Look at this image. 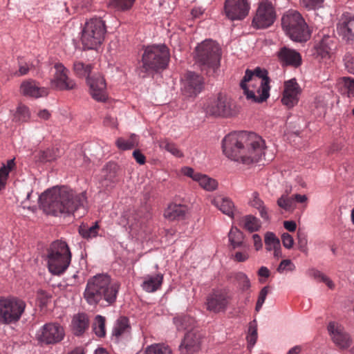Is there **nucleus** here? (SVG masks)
<instances>
[{
	"mask_svg": "<svg viewBox=\"0 0 354 354\" xmlns=\"http://www.w3.org/2000/svg\"><path fill=\"white\" fill-rule=\"evenodd\" d=\"M223 153L230 159L250 165L258 162L264 154L265 141L254 133L233 132L223 140Z\"/></svg>",
	"mask_w": 354,
	"mask_h": 354,
	"instance_id": "obj_1",
	"label": "nucleus"
},
{
	"mask_svg": "<svg viewBox=\"0 0 354 354\" xmlns=\"http://www.w3.org/2000/svg\"><path fill=\"white\" fill-rule=\"evenodd\" d=\"M39 201L41 207L48 214L70 215L84 207L86 197L85 193L77 194L66 187H53L42 194Z\"/></svg>",
	"mask_w": 354,
	"mask_h": 354,
	"instance_id": "obj_2",
	"label": "nucleus"
},
{
	"mask_svg": "<svg viewBox=\"0 0 354 354\" xmlns=\"http://www.w3.org/2000/svg\"><path fill=\"white\" fill-rule=\"evenodd\" d=\"M120 290V284L112 281L106 274H98L90 278L84 292V299L91 305L104 301L108 305L114 304Z\"/></svg>",
	"mask_w": 354,
	"mask_h": 354,
	"instance_id": "obj_3",
	"label": "nucleus"
},
{
	"mask_svg": "<svg viewBox=\"0 0 354 354\" xmlns=\"http://www.w3.org/2000/svg\"><path fill=\"white\" fill-rule=\"evenodd\" d=\"M270 82L268 72L257 68L254 72L246 70L240 86L248 100L260 103L266 101L270 96Z\"/></svg>",
	"mask_w": 354,
	"mask_h": 354,
	"instance_id": "obj_4",
	"label": "nucleus"
},
{
	"mask_svg": "<svg viewBox=\"0 0 354 354\" xmlns=\"http://www.w3.org/2000/svg\"><path fill=\"white\" fill-rule=\"evenodd\" d=\"M221 57V48L212 39H205L195 48L196 63L208 76H214L220 66Z\"/></svg>",
	"mask_w": 354,
	"mask_h": 354,
	"instance_id": "obj_5",
	"label": "nucleus"
},
{
	"mask_svg": "<svg viewBox=\"0 0 354 354\" xmlns=\"http://www.w3.org/2000/svg\"><path fill=\"white\" fill-rule=\"evenodd\" d=\"M169 58V49L164 44L146 47L142 57V65L138 69L139 75L145 77L153 72L165 69Z\"/></svg>",
	"mask_w": 354,
	"mask_h": 354,
	"instance_id": "obj_6",
	"label": "nucleus"
},
{
	"mask_svg": "<svg viewBox=\"0 0 354 354\" xmlns=\"http://www.w3.org/2000/svg\"><path fill=\"white\" fill-rule=\"evenodd\" d=\"M73 71L76 76L84 77L90 88V93L97 101L104 102L106 99V84L104 77L100 73L93 71V66L76 61L73 64Z\"/></svg>",
	"mask_w": 354,
	"mask_h": 354,
	"instance_id": "obj_7",
	"label": "nucleus"
},
{
	"mask_svg": "<svg viewBox=\"0 0 354 354\" xmlns=\"http://www.w3.org/2000/svg\"><path fill=\"white\" fill-rule=\"evenodd\" d=\"M46 260L50 273L55 275L63 274L71 261V252L67 243L59 240L53 241L48 249Z\"/></svg>",
	"mask_w": 354,
	"mask_h": 354,
	"instance_id": "obj_8",
	"label": "nucleus"
},
{
	"mask_svg": "<svg viewBox=\"0 0 354 354\" xmlns=\"http://www.w3.org/2000/svg\"><path fill=\"white\" fill-rule=\"evenodd\" d=\"M282 27L290 38L295 41H307L310 35L308 26L299 12L288 11L281 19Z\"/></svg>",
	"mask_w": 354,
	"mask_h": 354,
	"instance_id": "obj_9",
	"label": "nucleus"
},
{
	"mask_svg": "<svg viewBox=\"0 0 354 354\" xmlns=\"http://www.w3.org/2000/svg\"><path fill=\"white\" fill-rule=\"evenodd\" d=\"M104 21L98 17L86 21L82 28L81 41L83 46L88 49H94L100 45L106 34Z\"/></svg>",
	"mask_w": 354,
	"mask_h": 354,
	"instance_id": "obj_10",
	"label": "nucleus"
},
{
	"mask_svg": "<svg viewBox=\"0 0 354 354\" xmlns=\"http://www.w3.org/2000/svg\"><path fill=\"white\" fill-rule=\"evenodd\" d=\"M26 303L14 297H0V324L17 322L26 308Z\"/></svg>",
	"mask_w": 354,
	"mask_h": 354,
	"instance_id": "obj_11",
	"label": "nucleus"
},
{
	"mask_svg": "<svg viewBox=\"0 0 354 354\" xmlns=\"http://www.w3.org/2000/svg\"><path fill=\"white\" fill-rule=\"evenodd\" d=\"M65 330L62 326L56 322L44 324L37 333V340L39 343L50 345L56 344L63 340Z\"/></svg>",
	"mask_w": 354,
	"mask_h": 354,
	"instance_id": "obj_12",
	"label": "nucleus"
},
{
	"mask_svg": "<svg viewBox=\"0 0 354 354\" xmlns=\"http://www.w3.org/2000/svg\"><path fill=\"white\" fill-rule=\"evenodd\" d=\"M235 108L234 104L230 97L219 94L216 100L207 105L205 111L210 115L230 117L236 114Z\"/></svg>",
	"mask_w": 354,
	"mask_h": 354,
	"instance_id": "obj_13",
	"label": "nucleus"
},
{
	"mask_svg": "<svg viewBox=\"0 0 354 354\" xmlns=\"http://www.w3.org/2000/svg\"><path fill=\"white\" fill-rule=\"evenodd\" d=\"M276 15L271 2L261 1L252 20L253 26L257 28H265L271 26L275 19Z\"/></svg>",
	"mask_w": 354,
	"mask_h": 354,
	"instance_id": "obj_14",
	"label": "nucleus"
},
{
	"mask_svg": "<svg viewBox=\"0 0 354 354\" xmlns=\"http://www.w3.org/2000/svg\"><path fill=\"white\" fill-rule=\"evenodd\" d=\"M203 335L197 328L188 330L183 339L179 351L181 354H194L201 348Z\"/></svg>",
	"mask_w": 354,
	"mask_h": 354,
	"instance_id": "obj_15",
	"label": "nucleus"
},
{
	"mask_svg": "<svg viewBox=\"0 0 354 354\" xmlns=\"http://www.w3.org/2000/svg\"><path fill=\"white\" fill-rule=\"evenodd\" d=\"M230 300V295L225 290H214L207 298V310L214 313L225 312Z\"/></svg>",
	"mask_w": 354,
	"mask_h": 354,
	"instance_id": "obj_16",
	"label": "nucleus"
},
{
	"mask_svg": "<svg viewBox=\"0 0 354 354\" xmlns=\"http://www.w3.org/2000/svg\"><path fill=\"white\" fill-rule=\"evenodd\" d=\"M250 8L248 0H226L224 5L226 17L232 21L244 19L248 15Z\"/></svg>",
	"mask_w": 354,
	"mask_h": 354,
	"instance_id": "obj_17",
	"label": "nucleus"
},
{
	"mask_svg": "<svg viewBox=\"0 0 354 354\" xmlns=\"http://www.w3.org/2000/svg\"><path fill=\"white\" fill-rule=\"evenodd\" d=\"M318 37L320 39L316 41L314 46L316 56L322 59L330 58L337 48L336 37L333 34L324 32H322V35H319Z\"/></svg>",
	"mask_w": 354,
	"mask_h": 354,
	"instance_id": "obj_18",
	"label": "nucleus"
},
{
	"mask_svg": "<svg viewBox=\"0 0 354 354\" xmlns=\"http://www.w3.org/2000/svg\"><path fill=\"white\" fill-rule=\"evenodd\" d=\"M55 72L51 80L53 88L58 90H71L75 88L74 80L69 78L68 70L61 63H56L54 66Z\"/></svg>",
	"mask_w": 354,
	"mask_h": 354,
	"instance_id": "obj_19",
	"label": "nucleus"
},
{
	"mask_svg": "<svg viewBox=\"0 0 354 354\" xmlns=\"http://www.w3.org/2000/svg\"><path fill=\"white\" fill-rule=\"evenodd\" d=\"M328 330L333 342L339 349H346L352 344V339L344 328L336 322L328 324Z\"/></svg>",
	"mask_w": 354,
	"mask_h": 354,
	"instance_id": "obj_20",
	"label": "nucleus"
},
{
	"mask_svg": "<svg viewBox=\"0 0 354 354\" xmlns=\"http://www.w3.org/2000/svg\"><path fill=\"white\" fill-rule=\"evenodd\" d=\"M181 172L183 175L197 182L203 189L207 192L214 191L218 187V182L215 179L206 174L197 172L192 167H184L181 169Z\"/></svg>",
	"mask_w": 354,
	"mask_h": 354,
	"instance_id": "obj_21",
	"label": "nucleus"
},
{
	"mask_svg": "<svg viewBox=\"0 0 354 354\" xmlns=\"http://www.w3.org/2000/svg\"><path fill=\"white\" fill-rule=\"evenodd\" d=\"M203 84V78L201 75L189 71L183 83V93L187 97H194L201 93Z\"/></svg>",
	"mask_w": 354,
	"mask_h": 354,
	"instance_id": "obj_22",
	"label": "nucleus"
},
{
	"mask_svg": "<svg viewBox=\"0 0 354 354\" xmlns=\"http://www.w3.org/2000/svg\"><path fill=\"white\" fill-rule=\"evenodd\" d=\"M300 87L295 79L285 82L281 102L287 108L290 109L299 102Z\"/></svg>",
	"mask_w": 354,
	"mask_h": 354,
	"instance_id": "obj_23",
	"label": "nucleus"
},
{
	"mask_svg": "<svg viewBox=\"0 0 354 354\" xmlns=\"http://www.w3.org/2000/svg\"><path fill=\"white\" fill-rule=\"evenodd\" d=\"M278 61L282 66L298 67L301 64V56L296 50L283 46L276 53Z\"/></svg>",
	"mask_w": 354,
	"mask_h": 354,
	"instance_id": "obj_24",
	"label": "nucleus"
},
{
	"mask_svg": "<svg viewBox=\"0 0 354 354\" xmlns=\"http://www.w3.org/2000/svg\"><path fill=\"white\" fill-rule=\"evenodd\" d=\"M20 91L25 96L36 98L47 94L44 88H41L35 81L32 80L23 82L20 86Z\"/></svg>",
	"mask_w": 354,
	"mask_h": 354,
	"instance_id": "obj_25",
	"label": "nucleus"
},
{
	"mask_svg": "<svg viewBox=\"0 0 354 354\" xmlns=\"http://www.w3.org/2000/svg\"><path fill=\"white\" fill-rule=\"evenodd\" d=\"M187 210L186 205L172 203L165 209L164 216L169 221L181 220L185 218Z\"/></svg>",
	"mask_w": 354,
	"mask_h": 354,
	"instance_id": "obj_26",
	"label": "nucleus"
},
{
	"mask_svg": "<svg viewBox=\"0 0 354 354\" xmlns=\"http://www.w3.org/2000/svg\"><path fill=\"white\" fill-rule=\"evenodd\" d=\"M163 282V274L158 273L155 275H146L143 278L142 288L148 292H153L159 290Z\"/></svg>",
	"mask_w": 354,
	"mask_h": 354,
	"instance_id": "obj_27",
	"label": "nucleus"
},
{
	"mask_svg": "<svg viewBox=\"0 0 354 354\" xmlns=\"http://www.w3.org/2000/svg\"><path fill=\"white\" fill-rule=\"evenodd\" d=\"M89 322L84 313H79L73 316L71 323L72 330L77 336L82 335L88 328Z\"/></svg>",
	"mask_w": 354,
	"mask_h": 354,
	"instance_id": "obj_28",
	"label": "nucleus"
},
{
	"mask_svg": "<svg viewBox=\"0 0 354 354\" xmlns=\"http://www.w3.org/2000/svg\"><path fill=\"white\" fill-rule=\"evenodd\" d=\"M212 203L223 214L233 218L234 205L233 202L229 198L218 196L212 201Z\"/></svg>",
	"mask_w": 354,
	"mask_h": 354,
	"instance_id": "obj_29",
	"label": "nucleus"
},
{
	"mask_svg": "<svg viewBox=\"0 0 354 354\" xmlns=\"http://www.w3.org/2000/svg\"><path fill=\"white\" fill-rule=\"evenodd\" d=\"M130 330L131 326L129 319L126 317H120L116 321L113 329L112 335L118 339L124 335L129 333Z\"/></svg>",
	"mask_w": 354,
	"mask_h": 354,
	"instance_id": "obj_30",
	"label": "nucleus"
},
{
	"mask_svg": "<svg viewBox=\"0 0 354 354\" xmlns=\"http://www.w3.org/2000/svg\"><path fill=\"white\" fill-rule=\"evenodd\" d=\"M15 158L7 160L0 168V191L5 188L9 174L16 169Z\"/></svg>",
	"mask_w": 354,
	"mask_h": 354,
	"instance_id": "obj_31",
	"label": "nucleus"
},
{
	"mask_svg": "<svg viewBox=\"0 0 354 354\" xmlns=\"http://www.w3.org/2000/svg\"><path fill=\"white\" fill-rule=\"evenodd\" d=\"M139 138L136 134H131L128 139L119 138L116 140L115 144L121 150H129L138 146Z\"/></svg>",
	"mask_w": 354,
	"mask_h": 354,
	"instance_id": "obj_32",
	"label": "nucleus"
},
{
	"mask_svg": "<svg viewBox=\"0 0 354 354\" xmlns=\"http://www.w3.org/2000/svg\"><path fill=\"white\" fill-rule=\"evenodd\" d=\"M338 84L343 95L348 97H354V78L343 77L339 80Z\"/></svg>",
	"mask_w": 354,
	"mask_h": 354,
	"instance_id": "obj_33",
	"label": "nucleus"
},
{
	"mask_svg": "<svg viewBox=\"0 0 354 354\" xmlns=\"http://www.w3.org/2000/svg\"><path fill=\"white\" fill-rule=\"evenodd\" d=\"M174 322L178 330H187L189 328H194V319L189 315H179L174 318Z\"/></svg>",
	"mask_w": 354,
	"mask_h": 354,
	"instance_id": "obj_34",
	"label": "nucleus"
},
{
	"mask_svg": "<svg viewBox=\"0 0 354 354\" xmlns=\"http://www.w3.org/2000/svg\"><path fill=\"white\" fill-rule=\"evenodd\" d=\"M250 203L252 207L259 210L262 218L266 221L269 219L267 208L265 207L263 201L259 198L258 193L254 192L252 194Z\"/></svg>",
	"mask_w": 354,
	"mask_h": 354,
	"instance_id": "obj_35",
	"label": "nucleus"
},
{
	"mask_svg": "<svg viewBox=\"0 0 354 354\" xmlns=\"http://www.w3.org/2000/svg\"><path fill=\"white\" fill-rule=\"evenodd\" d=\"M118 165L113 162L106 164L102 170L104 180L114 183L117 181Z\"/></svg>",
	"mask_w": 354,
	"mask_h": 354,
	"instance_id": "obj_36",
	"label": "nucleus"
},
{
	"mask_svg": "<svg viewBox=\"0 0 354 354\" xmlns=\"http://www.w3.org/2000/svg\"><path fill=\"white\" fill-rule=\"evenodd\" d=\"M243 227L249 232H255L261 227L260 221L252 215L243 216L241 221Z\"/></svg>",
	"mask_w": 354,
	"mask_h": 354,
	"instance_id": "obj_37",
	"label": "nucleus"
},
{
	"mask_svg": "<svg viewBox=\"0 0 354 354\" xmlns=\"http://www.w3.org/2000/svg\"><path fill=\"white\" fill-rule=\"evenodd\" d=\"M100 226L96 221L92 226L80 225L79 227L80 234L84 239H89L96 237L98 235Z\"/></svg>",
	"mask_w": 354,
	"mask_h": 354,
	"instance_id": "obj_38",
	"label": "nucleus"
},
{
	"mask_svg": "<svg viewBox=\"0 0 354 354\" xmlns=\"http://www.w3.org/2000/svg\"><path fill=\"white\" fill-rule=\"evenodd\" d=\"M229 241L234 249L243 246L245 248V245L243 243V234L237 228H232L229 232Z\"/></svg>",
	"mask_w": 354,
	"mask_h": 354,
	"instance_id": "obj_39",
	"label": "nucleus"
},
{
	"mask_svg": "<svg viewBox=\"0 0 354 354\" xmlns=\"http://www.w3.org/2000/svg\"><path fill=\"white\" fill-rule=\"evenodd\" d=\"M340 32L345 39L354 41V18L345 22L340 28Z\"/></svg>",
	"mask_w": 354,
	"mask_h": 354,
	"instance_id": "obj_40",
	"label": "nucleus"
},
{
	"mask_svg": "<svg viewBox=\"0 0 354 354\" xmlns=\"http://www.w3.org/2000/svg\"><path fill=\"white\" fill-rule=\"evenodd\" d=\"M30 113L28 106L23 104H19L17 108L14 120L20 122H26L30 120Z\"/></svg>",
	"mask_w": 354,
	"mask_h": 354,
	"instance_id": "obj_41",
	"label": "nucleus"
},
{
	"mask_svg": "<svg viewBox=\"0 0 354 354\" xmlns=\"http://www.w3.org/2000/svg\"><path fill=\"white\" fill-rule=\"evenodd\" d=\"M93 330L95 335L100 337L105 335V318L101 315H97L93 324Z\"/></svg>",
	"mask_w": 354,
	"mask_h": 354,
	"instance_id": "obj_42",
	"label": "nucleus"
},
{
	"mask_svg": "<svg viewBox=\"0 0 354 354\" xmlns=\"http://www.w3.org/2000/svg\"><path fill=\"white\" fill-rule=\"evenodd\" d=\"M145 354H173L171 350L162 344H154L148 346L145 350Z\"/></svg>",
	"mask_w": 354,
	"mask_h": 354,
	"instance_id": "obj_43",
	"label": "nucleus"
},
{
	"mask_svg": "<svg viewBox=\"0 0 354 354\" xmlns=\"http://www.w3.org/2000/svg\"><path fill=\"white\" fill-rule=\"evenodd\" d=\"M265 244L268 250H272L276 247H280L279 239L272 232H268L265 234Z\"/></svg>",
	"mask_w": 354,
	"mask_h": 354,
	"instance_id": "obj_44",
	"label": "nucleus"
},
{
	"mask_svg": "<svg viewBox=\"0 0 354 354\" xmlns=\"http://www.w3.org/2000/svg\"><path fill=\"white\" fill-rule=\"evenodd\" d=\"M136 0H110L109 4L119 10H127L130 9Z\"/></svg>",
	"mask_w": 354,
	"mask_h": 354,
	"instance_id": "obj_45",
	"label": "nucleus"
},
{
	"mask_svg": "<svg viewBox=\"0 0 354 354\" xmlns=\"http://www.w3.org/2000/svg\"><path fill=\"white\" fill-rule=\"evenodd\" d=\"M160 147L176 157L180 158L183 156V153L178 149L177 146L174 143L169 142L167 140L161 141Z\"/></svg>",
	"mask_w": 354,
	"mask_h": 354,
	"instance_id": "obj_46",
	"label": "nucleus"
},
{
	"mask_svg": "<svg viewBox=\"0 0 354 354\" xmlns=\"http://www.w3.org/2000/svg\"><path fill=\"white\" fill-rule=\"evenodd\" d=\"M277 205L285 210H290L295 207V199L292 197L282 195L277 200Z\"/></svg>",
	"mask_w": 354,
	"mask_h": 354,
	"instance_id": "obj_47",
	"label": "nucleus"
},
{
	"mask_svg": "<svg viewBox=\"0 0 354 354\" xmlns=\"http://www.w3.org/2000/svg\"><path fill=\"white\" fill-rule=\"evenodd\" d=\"M257 339V322L256 320H253L250 323L248 335L247 336V340L248 344L252 347Z\"/></svg>",
	"mask_w": 354,
	"mask_h": 354,
	"instance_id": "obj_48",
	"label": "nucleus"
},
{
	"mask_svg": "<svg viewBox=\"0 0 354 354\" xmlns=\"http://www.w3.org/2000/svg\"><path fill=\"white\" fill-rule=\"evenodd\" d=\"M57 149H48L46 151L41 152L39 160L42 162L52 161L56 158Z\"/></svg>",
	"mask_w": 354,
	"mask_h": 354,
	"instance_id": "obj_49",
	"label": "nucleus"
},
{
	"mask_svg": "<svg viewBox=\"0 0 354 354\" xmlns=\"http://www.w3.org/2000/svg\"><path fill=\"white\" fill-rule=\"evenodd\" d=\"M295 270V266L290 259H285L281 261L277 268V271L283 273L284 271H293Z\"/></svg>",
	"mask_w": 354,
	"mask_h": 354,
	"instance_id": "obj_50",
	"label": "nucleus"
},
{
	"mask_svg": "<svg viewBox=\"0 0 354 354\" xmlns=\"http://www.w3.org/2000/svg\"><path fill=\"white\" fill-rule=\"evenodd\" d=\"M268 293V286H265L260 291L259 297L257 299V302L256 304V307H255L256 311L258 312L261 308V307L266 300Z\"/></svg>",
	"mask_w": 354,
	"mask_h": 354,
	"instance_id": "obj_51",
	"label": "nucleus"
},
{
	"mask_svg": "<svg viewBox=\"0 0 354 354\" xmlns=\"http://www.w3.org/2000/svg\"><path fill=\"white\" fill-rule=\"evenodd\" d=\"M37 299L40 303V306L44 307L46 306L50 300L51 296L46 291L39 290L37 292Z\"/></svg>",
	"mask_w": 354,
	"mask_h": 354,
	"instance_id": "obj_52",
	"label": "nucleus"
},
{
	"mask_svg": "<svg viewBox=\"0 0 354 354\" xmlns=\"http://www.w3.org/2000/svg\"><path fill=\"white\" fill-rule=\"evenodd\" d=\"M344 62L347 71L350 73L354 74V57L348 53L344 55Z\"/></svg>",
	"mask_w": 354,
	"mask_h": 354,
	"instance_id": "obj_53",
	"label": "nucleus"
},
{
	"mask_svg": "<svg viewBox=\"0 0 354 354\" xmlns=\"http://www.w3.org/2000/svg\"><path fill=\"white\" fill-rule=\"evenodd\" d=\"M301 4L308 10H313L322 6L323 0H300Z\"/></svg>",
	"mask_w": 354,
	"mask_h": 354,
	"instance_id": "obj_54",
	"label": "nucleus"
},
{
	"mask_svg": "<svg viewBox=\"0 0 354 354\" xmlns=\"http://www.w3.org/2000/svg\"><path fill=\"white\" fill-rule=\"evenodd\" d=\"M236 279L241 286L242 289L246 290L250 287V280L244 273L239 272L236 274Z\"/></svg>",
	"mask_w": 354,
	"mask_h": 354,
	"instance_id": "obj_55",
	"label": "nucleus"
},
{
	"mask_svg": "<svg viewBox=\"0 0 354 354\" xmlns=\"http://www.w3.org/2000/svg\"><path fill=\"white\" fill-rule=\"evenodd\" d=\"M297 239L299 250L303 252H306L308 241L306 234L299 232L297 234Z\"/></svg>",
	"mask_w": 354,
	"mask_h": 354,
	"instance_id": "obj_56",
	"label": "nucleus"
},
{
	"mask_svg": "<svg viewBox=\"0 0 354 354\" xmlns=\"http://www.w3.org/2000/svg\"><path fill=\"white\" fill-rule=\"evenodd\" d=\"M281 241L285 248L288 249L292 248L294 243V240L292 236L290 235L288 233H283L282 234Z\"/></svg>",
	"mask_w": 354,
	"mask_h": 354,
	"instance_id": "obj_57",
	"label": "nucleus"
},
{
	"mask_svg": "<svg viewBox=\"0 0 354 354\" xmlns=\"http://www.w3.org/2000/svg\"><path fill=\"white\" fill-rule=\"evenodd\" d=\"M308 274L310 277H313L315 279L322 281L325 277V274L316 269H310L308 270Z\"/></svg>",
	"mask_w": 354,
	"mask_h": 354,
	"instance_id": "obj_58",
	"label": "nucleus"
},
{
	"mask_svg": "<svg viewBox=\"0 0 354 354\" xmlns=\"http://www.w3.org/2000/svg\"><path fill=\"white\" fill-rule=\"evenodd\" d=\"M133 157L136 161L140 165H144L146 162V158L143 153L138 149L134 150L133 152Z\"/></svg>",
	"mask_w": 354,
	"mask_h": 354,
	"instance_id": "obj_59",
	"label": "nucleus"
},
{
	"mask_svg": "<svg viewBox=\"0 0 354 354\" xmlns=\"http://www.w3.org/2000/svg\"><path fill=\"white\" fill-rule=\"evenodd\" d=\"M249 258L247 252H236L234 254V259L238 262H244Z\"/></svg>",
	"mask_w": 354,
	"mask_h": 354,
	"instance_id": "obj_60",
	"label": "nucleus"
},
{
	"mask_svg": "<svg viewBox=\"0 0 354 354\" xmlns=\"http://www.w3.org/2000/svg\"><path fill=\"white\" fill-rule=\"evenodd\" d=\"M252 239L254 241V245L257 250H259L262 248L263 244L261 236L257 234H254L252 235Z\"/></svg>",
	"mask_w": 354,
	"mask_h": 354,
	"instance_id": "obj_61",
	"label": "nucleus"
},
{
	"mask_svg": "<svg viewBox=\"0 0 354 354\" xmlns=\"http://www.w3.org/2000/svg\"><path fill=\"white\" fill-rule=\"evenodd\" d=\"M283 226L289 232H294L297 228L296 223L292 221H284Z\"/></svg>",
	"mask_w": 354,
	"mask_h": 354,
	"instance_id": "obj_62",
	"label": "nucleus"
},
{
	"mask_svg": "<svg viewBox=\"0 0 354 354\" xmlns=\"http://www.w3.org/2000/svg\"><path fill=\"white\" fill-rule=\"evenodd\" d=\"M104 124L106 126L111 127H115L117 125L116 120L114 118H112L109 115L106 116V118L104 120Z\"/></svg>",
	"mask_w": 354,
	"mask_h": 354,
	"instance_id": "obj_63",
	"label": "nucleus"
},
{
	"mask_svg": "<svg viewBox=\"0 0 354 354\" xmlns=\"http://www.w3.org/2000/svg\"><path fill=\"white\" fill-rule=\"evenodd\" d=\"M29 66L27 64H19V71L17 73L18 75H24L28 73V72L29 71Z\"/></svg>",
	"mask_w": 354,
	"mask_h": 354,
	"instance_id": "obj_64",
	"label": "nucleus"
}]
</instances>
